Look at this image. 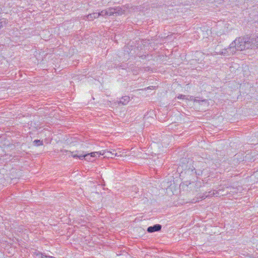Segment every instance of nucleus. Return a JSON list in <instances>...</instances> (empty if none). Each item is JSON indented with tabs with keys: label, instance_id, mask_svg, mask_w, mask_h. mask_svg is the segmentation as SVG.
<instances>
[{
	"label": "nucleus",
	"instance_id": "obj_1",
	"mask_svg": "<svg viewBox=\"0 0 258 258\" xmlns=\"http://www.w3.org/2000/svg\"><path fill=\"white\" fill-rule=\"evenodd\" d=\"M234 47L235 52L237 50L241 51L246 49H250L249 36L248 35L236 38L230 44V48Z\"/></svg>",
	"mask_w": 258,
	"mask_h": 258
},
{
	"label": "nucleus",
	"instance_id": "obj_2",
	"mask_svg": "<svg viewBox=\"0 0 258 258\" xmlns=\"http://www.w3.org/2000/svg\"><path fill=\"white\" fill-rule=\"evenodd\" d=\"M72 155V156L74 158H79L80 159H82L83 158L85 159V160L88 161H91L92 156H91L90 153L85 154L84 152L82 153H79V151L76 152H70Z\"/></svg>",
	"mask_w": 258,
	"mask_h": 258
},
{
	"label": "nucleus",
	"instance_id": "obj_3",
	"mask_svg": "<svg viewBox=\"0 0 258 258\" xmlns=\"http://www.w3.org/2000/svg\"><path fill=\"white\" fill-rule=\"evenodd\" d=\"M250 49H253L255 47H258V35L255 37H249Z\"/></svg>",
	"mask_w": 258,
	"mask_h": 258
},
{
	"label": "nucleus",
	"instance_id": "obj_4",
	"mask_svg": "<svg viewBox=\"0 0 258 258\" xmlns=\"http://www.w3.org/2000/svg\"><path fill=\"white\" fill-rule=\"evenodd\" d=\"M235 53V49L234 47H231L230 48V46L226 49H224L221 51L219 54H223V55H233Z\"/></svg>",
	"mask_w": 258,
	"mask_h": 258
},
{
	"label": "nucleus",
	"instance_id": "obj_5",
	"mask_svg": "<svg viewBox=\"0 0 258 258\" xmlns=\"http://www.w3.org/2000/svg\"><path fill=\"white\" fill-rule=\"evenodd\" d=\"M162 226L160 224H155L153 226H150L147 228V231L149 233H152L156 231H159L161 229Z\"/></svg>",
	"mask_w": 258,
	"mask_h": 258
},
{
	"label": "nucleus",
	"instance_id": "obj_6",
	"mask_svg": "<svg viewBox=\"0 0 258 258\" xmlns=\"http://www.w3.org/2000/svg\"><path fill=\"white\" fill-rule=\"evenodd\" d=\"M221 191H222L221 189H219L218 191L213 190V191H209L208 194L207 195H206L205 196V197H212V196H215L216 197L223 196L224 195L223 194L220 193V192Z\"/></svg>",
	"mask_w": 258,
	"mask_h": 258
},
{
	"label": "nucleus",
	"instance_id": "obj_7",
	"mask_svg": "<svg viewBox=\"0 0 258 258\" xmlns=\"http://www.w3.org/2000/svg\"><path fill=\"white\" fill-rule=\"evenodd\" d=\"M115 14L116 16L121 15L124 14L125 10L119 7H114Z\"/></svg>",
	"mask_w": 258,
	"mask_h": 258
},
{
	"label": "nucleus",
	"instance_id": "obj_8",
	"mask_svg": "<svg viewBox=\"0 0 258 258\" xmlns=\"http://www.w3.org/2000/svg\"><path fill=\"white\" fill-rule=\"evenodd\" d=\"M98 17H99L98 13H93L90 14L89 15H88L86 16V18H87L86 19L89 21H92L94 19L97 18Z\"/></svg>",
	"mask_w": 258,
	"mask_h": 258
},
{
	"label": "nucleus",
	"instance_id": "obj_9",
	"mask_svg": "<svg viewBox=\"0 0 258 258\" xmlns=\"http://www.w3.org/2000/svg\"><path fill=\"white\" fill-rule=\"evenodd\" d=\"M130 101V97L127 96H125L122 97L120 101H119V103L122 104V105L126 104Z\"/></svg>",
	"mask_w": 258,
	"mask_h": 258
},
{
	"label": "nucleus",
	"instance_id": "obj_10",
	"mask_svg": "<svg viewBox=\"0 0 258 258\" xmlns=\"http://www.w3.org/2000/svg\"><path fill=\"white\" fill-rule=\"evenodd\" d=\"M105 154V152H102V151H100V152H92L90 153V155H91V156H92V157H99L100 155H104V154Z\"/></svg>",
	"mask_w": 258,
	"mask_h": 258
},
{
	"label": "nucleus",
	"instance_id": "obj_11",
	"mask_svg": "<svg viewBox=\"0 0 258 258\" xmlns=\"http://www.w3.org/2000/svg\"><path fill=\"white\" fill-rule=\"evenodd\" d=\"M107 11V16H111L115 14L114 7H110L106 9Z\"/></svg>",
	"mask_w": 258,
	"mask_h": 258
},
{
	"label": "nucleus",
	"instance_id": "obj_12",
	"mask_svg": "<svg viewBox=\"0 0 258 258\" xmlns=\"http://www.w3.org/2000/svg\"><path fill=\"white\" fill-rule=\"evenodd\" d=\"M102 152H105V154L104 155H105V157L111 158H113V156L114 155V153H113L112 152L108 151L107 150H103V151H102Z\"/></svg>",
	"mask_w": 258,
	"mask_h": 258
},
{
	"label": "nucleus",
	"instance_id": "obj_13",
	"mask_svg": "<svg viewBox=\"0 0 258 258\" xmlns=\"http://www.w3.org/2000/svg\"><path fill=\"white\" fill-rule=\"evenodd\" d=\"M35 258H44L46 257V255H44L43 253L40 252H36L35 253Z\"/></svg>",
	"mask_w": 258,
	"mask_h": 258
},
{
	"label": "nucleus",
	"instance_id": "obj_14",
	"mask_svg": "<svg viewBox=\"0 0 258 258\" xmlns=\"http://www.w3.org/2000/svg\"><path fill=\"white\" fill-rule=\"evenodd\" d=\"M98 15H99V17L100 16H103V17L105 16H107V11L106 10V9L101 11L100 12H98Z\"/></svg>",
	"mask_w": 258,
	"mask_h": 258
},
{
	"label": "nucleus",
	"instance_id": "obj_15",
	"mask_svg": "<svg viewBox=\"0 0 258 258\" xmlns=\"http://www.w3.org/2000/svg\"><path fill=\"white\" fill-rule=\"evenodd\" d=\"M34 145L39 146L43 144V142L39 140H35L34 141Z\"/></svg>",
	"mask_w": 258,
	"mask_h": 258
},
{
	"label": "nucleus",
	"instance_id": "obj_16",
	"mask_svg": "<svg viewBox=\"0 0 258 258\" xmlns=\"http://www.w3.org/2000/svg\"><path fill=\"white\" fill-rule=\"evenodd\" d=\"M185 97H186V96H185V95H180L178 96L177 97V98H179V99H185Z\"/></svg>",
	"mask_w": 258,
	"mask_h": 258
},
{
	"label": "nucleus",
	"instance_id": "obj_17",
	"mask_svg": "<svg viewBox=\"0 0 258 258\" xmlns=\"http://www.w3.org/2000/svg\"><path fill=\"white\" fill-rule=\"evenodd\" d=\"M3 22L0 21V28L3 27Z\"/></svg>",
	"mask_w": 258,
	"mask_h": 258
},
{
	"label": "nucleus",
	"instance_id": "obj_18",
	"mask_svg": "<svg viewBox=\"0 0 258 258\" xmlns=\"http://www.w3.org/2000/svg\"><path fill=\"white\" fill-rule=\"evenodd\" d=\"M44 258H55L53 256H46V257H44Z\"/></svg>",
	"mask_w": 258,
	"mask_h": 258
},
{
	"label": "nucleus",
	"instance_id": "obj_19",
	"mask_svg": "<svg viewBox=\"0 0 258 258\" xmlns=\"http://www.w3.org/2000/svg\"><path fill=\"white\" fill-rule=\"evenodd\" d=\"M115 156H119L120 155H118L117 153H114V155Z\"/></svg>",
	"mask_w": 258,
	"mask_h": 258
},
{
	"label": "nucleus",
	"instance_id": "obj_20",
	"mask_svg": "<svg viewBox=\"0 0 258 258\" xmlns=\"http://www.w3.org/2000/svg\"><path fill=\"white\" fill-rule=\"evenodd\" d=\"M193 97L192 96H190V100H193Z\"/></svg>",
	"mask_w": 258,
	"mask_h": 258
}]
</instances>
